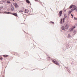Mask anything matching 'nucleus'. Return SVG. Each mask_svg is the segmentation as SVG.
Returning <instances> with one entry per match:
<instances>
[{
    "instance_id": "f257e3e1",
    "label": "nucleus",
    "mask_w": 77,
    "mask_h": 77,
    "mask_svg": "<svg viewBox=\"0 0 77 77\" xmlns=\"http://www.w3.org/2000/svg\"><path fill=\"white\" fill-rule=\"evenodd\" d=\"M68 28H69V25L67 24H65L64 26H63L61 27L63 30H65V29H68Z\"/></svg>"
},
{
    "instance_id": "f03ea898",
    "label": "nucleus",
    "mask_w": 77,
    "mask_h": 77,
    "mask_svg": "<svg viewBox=\"0 0 77 77\" xmlns=\"http://www.w3.org/2000/svg\"><path fill=\"white\" fill-rule=\"evenodd\" d=\"M52 62L55 64L57 65H59V63L56 60H55L53 59L52 60Z\"/></svg>"
},
{
    "instance_id": "7ed1b4c3",
    "label": "nucleus",
    "mask_w": 77,
    "mask_h": 77,
    "mask_svg": "<svg viewBox=\"0 0 77 77\" xmlns=\"http://www.w3.org/2000/svg\"><path fill=\"white\" fill-rule=\"evenodd\" d=\"M75 27H71L69 29V31L70 32H72L73 31V30H74V29H75Z\"/></svg>"
},
{
    "instance_id": "20e7f679",
    "label": "nucleus",
    "mask_w": 77,
    "mask_h": 77,
    "mask_svg": "<svg viewBox=\"0 0 77 77\" xmlns=\"http://www.w3.org/2000/svg\"><path fill=\"white\" fill-rule=\"evenodd\" d=\"M74 7L73 8V11H74V10H75L76 11H77V8L76 7H75V5H74Z\"/></svg>"
},
{
    "instance_id": "39448f33",
    "label": "nucleus",
    "mask_w": 77,
    "mask_h": 77,
    "mask_svg": "<svg viewBox=\"0 0 77 77\" xmlns=\"http://www.w3.org/2000/svg\"><path fill=\"white\" fill-rule=\"evenodd\" d=\"M62 11H61L59 13V17H61V15H62Z\"/></svg>"
},
{
    "instance_id": "423d86ee",
    "label": "nucleus",
    "mask_w": 77,
    "mask_h": 77,
    "mask_svg": "<svg viewBox=\"0 0 77 77\" xmlns=\"http://www.w3.org/2000/svg\"><path fill=\"white\" fill-rule=\"evenodd\" d=\"M14 6H15V8H18V7H19L18 5H17V4L16 3L14 4Z\"/></svg>"
},
{
    "instance_id": "0eeeda50",
    "label": "nucleus",
    "mask_w": 77,
    "mask_h": 77,
    "mask_svg": "<svg viewBox=\"0 0 77 77\" xmlns=\"http://www.w3.org/2000/svg\"><path fill=\"white\" fill-rule=\"evenodd\" d=\"M28 12H29V10H27V9H25V13H28Z\"/></svg>"
},
{
    "instance_id": "6e6552de",
    "label": "nucleus",
    "mask_w": 77,
    "mask_h": 77,
    "mask_svg": "<svg viewBox=\"0 0 77 77\" xmlns=\"http://www.w3.org/2000/svg\"><path fill=\"white\" fill-rule=\"evenodd\" d=\"M67 38H71V35L70 34H68L67 36Z\"/></svg>"
},
{
    "instance_id": "1a4fd4ad",
    "label": "nucleus",
    "mask_w": 77,
    "mask_h": 77,
    "mask_svg": "<svg viewBox=\"0 0 77 77\" xmlns=\"http://www.w3.org/2000/svg\"><path fill=\"white\" fill-rule=\"evenodd\" d=\"M12 15H14V16H16V17H17V13H14L12 14Z\"/></svg>"
},
{
    "instance_id": "9d476101",
    "label": "nucleus",
    "mask_w": 77,
    "mask_h": 77,
    "mask_svg": "<svg viewBox=\"0 0 77 77\" xmlns=\"http://www.w3.org/2000/svg\"><path fill=\"white\" fill-rule=\"evenodd\" d=\"M26 2L27 3H28V4H29L30 3V1H29V0H26Z\"/></svg>"
},
{
    "instance_id": "9b49d317",
    "label": "nucleus",
    "mask_w": 77,
    "mask_h": 77,
    "mask_svg": "<svg viewBox=\"0 0 77 77\" xmlns=\"http://www.w3.org/2000/svg\"><path fill=\"white\" fill-rule=\"evenodd\" d=\"M72 12V10H70L69 12V14H71V12Z\"/></svg>"
},
{
    "instance_id": "f8f14e48",
    "label": "nucleus",
    "mask_w": 77,
    "mask_h": 77,
    "mask_svg": "<svg viewBox=\"0 0 77 77\" xmlns=\"http://www.w3.org/2000/svg\"><path fill=\"white\" fill-rule=\"evenodd\" d=\"M3 56L4 57H7L8 56V55H4Z\"/></svg>"
},
{
    "instance_id": "ddd939ff",
    "label": "nucleus",
    "mask_w": 77,
    "mask_h": 77,
    "mask_svg": "<svg viewBox=\"0 0 77 77\" xmlns=\"http://www.w3.org/2000/svg\"><path fill=\"white\" fill-rule=\"evenodd\" d=\"M7 3H8V4H10L11 3V2L9 1H7Z\"/></svg>"
},
{
    "instance_id": "4468645a",
    "label": "nucleus",
    "mask_w": 77,
    "mask_h": 77,
    "mask_svg": "<svg viewBox=\"0 0 77 77\" xmlns=\"http://www.w3.org/2000/svg\"><path fill=\"white\" fill-rule=\"evenodd\" d=\"M60 24H62V19H61V20L60 21Z\"/></svg>"
},
{
    "instance_id": "2eb2a0df",
    "label": "nucleus",
    "mask_w": 77,
    "mask_h": 77,
    "mask_svg": "<svg viewBox=\"0 0 77 77\" xmlns=\"http://www.w3.org/2000/svg\"><path fill=\"white\" fill-rule=\"evenodd\" d=\"M73 33H74V34L75 35V33H76V31H74L73 32Z\"/></svg>"
},
{
    "instance_id": "dca6fc26",
    "label": "nucleus",
    "mask_w": 77,
    "mask_h": 77,
    "mask_svg": "<svg viewBox=\"0 0 77 77\" xmlns=\"http://www.w3.org/2000/svg\"><path fill=\"white\" fill-rule=\"evenodd\" d=\"M65 18H63V23H64L65 22Z\"/></svg>"
},
{
    "instance_id": "f3484780",
    "label": "nucleus",
    "mask_w": 77,
    "mask_h": 77,
    "mask_svg": "<svg viewBox=\"0 0 77 77\" xmlns=\"http://www.w3.org/2000/svg\"><path fill=\"white\" fill-rule=\"evenodd\" d=\"M0 59H1V60H2L3 59L2 57H1V56H0Z\"/></svg>"
},
{
    "instance_id": "a211bd4d",
    "label": "nucleus",
    "mask_w": 77,
    "mask_h": 77,
    "mask_svg": "<svg viewBox=\"0 0 77 77\" xmlns=\"http://www.w3.org/2000/svg\"><path fill=\"white\" fill-rule=\"evenodd\" d=\"M50 23H52V24H54V23L53 22H50Z\"/></svg>"
},
{
    "instance_id": "6ab92c4d",
    "label": "nucleus",
    "mask_w": 77,
    "mask_h": 77,
    "mask_svg": "<svg viewBox=\"0 0 77 77\" xmlns=\"http://www.w3.org/2000/svg\"><path fill=\"white\" fill-rule=\"evenodd\" d=\"M72 8V6H71L69 7L70 9H71V8Z\"/></svg>"
},
{
    "instance_id": "aec40b11",
    "label": "nucleus",
    "mask_w": 77,
    "mask_h": 77,
    "mask_svg": "<svg viewBox=\"0 0 77 77\" xmlns=\"http://www.w3.org/2000/svg\"><path fill=\"white\" fill-rule=\"evenodd\" d=\"M64 17H65V18H66V17H67L66 15V14H65Z\"/></svg>"
},
{
    "instance_id": "412c9836",
    "label": "nucleus",
    "mask_w": 77,
    "mask_h": 77,
    "mask_svg": "<svg viewBox=\"0 0 77 77\" xmlns=\"http://www.w3.org/2000/svg\"><path fill=\"white\" fill-rule=\"evenodd\" d=\"M23 12V11L21 10H20L19 11V12Z\"/></svg>"
},
{
    "instance_id": "4be33fe9",
    "label": "nucleus",
    "mask_w": 77,
    "mask_h": 77,
    "mask_svg": "<svg viewBox=\"0 0 77 77\" xmlns=\"http://www.w3.org/2000/svg\"><path fill=\"white\" fill-rule=\"evenodd\" d=\"M11 14V12H7V14Z\"/></svg>"
},
{
    "instance_id": "5701e85b",
    "label": "nucleus",
    "mask_w": 77,
    "mask_h": 77,
    "mask_svg": "<svg viewBox=\"0 0 77 77\" xmlns=\"http://www.w3.org/2000/svg\"><path fill=\"white\" fill-rule=\"evenodd\" d=\"M4 14H7V12L5 11L4 12Z\"/></svg>"
},
{
    "instance_id": "b1692460",
    "label": "nucleus",
    "mask_w": 77,
    "mask_h": 77,
    "mask_svg": "<svg viewBox=\"0 0 77 77\" xmlns=\"http://www.w3.org/2000/svg\"><path fill=\"white\" fill-rule=\"evenodd\" d=\"M71 16H72V18H73V15L72 14H71Z\"/></svg>"
},
{
    "instance_id": "393cba45",
    "label": "nucleus",
    "mask_w": 77,
    "mask_h": 77,
    "mask_svg": "<svg viewBox=\"0 0 77 77\" xmlns=\"http://www.w3.org/2000/svg\"><path fill=\"white\" fill-rule=\"evenodd\" d=\"M25 53H28V52H25Z\"/></svg>"
},
{
    "instance_id": "a878e982",
    "label": "nucleus",
    "mask_w": 77,
    "mask_h": 77,
    "mask_svg": "<svg viewBox=\"0 0 77 77\" xmlns=\"http://www.w3.org/2000/svg\"><path fill=\"white\" fill-rule=\"evenodd\" d=\"M35 2H37V1H38L37 0H35Z\"/></svg>"
},
{
    "instance_id": "bb28decb",
    "label": "nucleus",
    "mask_w": 77,
    "mask_h": 77,
    "mask_svg": "<svg viewBox=\"0 0 77 77\" xmlns=\"http://www.w3.org/2000/svg\"><path fill=\"white\" fill-rule=\"evenodd\" d=\"M2 7V8H3V7Z\"/></svg>"
},
{
    "instance_id": "cd10ccee",
    "label": "nucleus",
    "mask_w": 77,
    "mask_h": 77,
    "mask_svg": "<svg viewBox=\"0 0 77 77\" xmlns=\"http://www.w3.org/2000/svg\"><path fill=\"white\" fill-rule=\"evenodd\" d=\"M0 4L2 3V2H0Z\"/></svg>"
},
{
    "instance_id": "c85d7f7f",
    "label": "nucleus",
    "mask_w": 77,
    "mask_h": 77,
    "mask_svg": "<svg viewBox=\"0 0 77 77\" xmlns=\"http://www.w3.org/2000/svg\"><path fill=\"white\" fill-rule=\"evenodd\" d=\"M1 11V9H0V11Z\"/></svg>"
},
{
    "instance_id": "c756f323",
    "label": "nucleus",
    "mask_w": 77,
    "mask_h": 77,
    "mask_svg": "<svg viewBox=\"0 0 77 77\" xmlns=\"http://www.w3.org/2000/svg\"><path fill=\"white\" fill-rule=\"evenodd\" d=\"M1 13V12H0V13Z\"/></svg>"
}]
</instances>
